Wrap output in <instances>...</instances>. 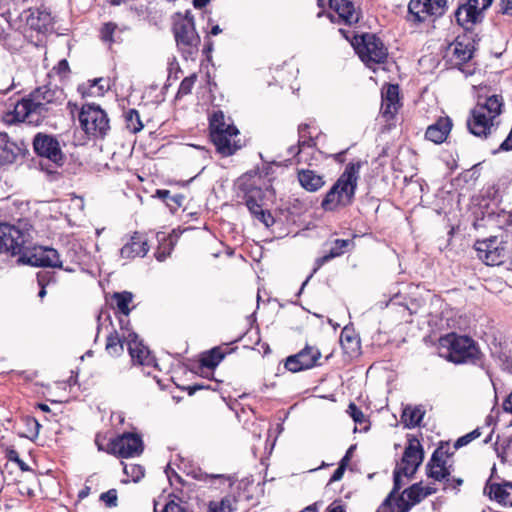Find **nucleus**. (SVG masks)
I'll list each match as a JSON object with an SVG mask.
<instances>
[{"instance_id":"obj_1","label":"nucleus","mask_w":512,"mask_h":512,"mask_svg":"<svg viewBox=\"0 0 512 512\" xmlns=\"http://www.w3.org/2000/svg\"><path fill=\"white\" fill-rule=\"evenodd\" d=\"M56 93L46 86L35 89L16 103L15 118L30 125H41L44 120L56 115L59 106Z\"/></svg>"},{"instance_id":"obj_2","label":"nucleus","mask_w":512,"mask_h":512,"mask_svg":"<svg viewBox=\"0 0 512 512\" xmlns=\"http://www.w3.org/2000/svg\"><path fill=\"white\" fill-rule=\"evenodd\" d=\"M361 163H348L339 176L337 181L332 185L325 194L321 208L324 211H336L341 208L350 206L354 199L359 180Z\"/></svg>"},{"instance_id":"obj_3","label":"nucleus","mask_w":512,"mask_h":512,"mask_svg":"<svg viewBox=\"0 0 512 512\" xmlns=\"http://www.w3.org/2000/svg\"><path fill=\"white\" fill-rule=\"evenodd\" d=\"M477 257L486 265H506L511 270L512 233L501 232L474 244Z\"/></svg>"},{"instance_id":"obj_4","label":"nucleus","mask_w":512,"mask_h":512,"mask_svg":"<svg viewBox=\"0 0 512 512\" xmlns=\"http://www.w3.org/2000/svg\"><path fill=\"white\" fill-rule=\"evenodd\" d=\"M503 100L501 96L491 95L484 101L478 99L476 106L471 111V118L467 121V127L471 134L486 138L492 130L493 121L501 114Z\"/></svg>"},{"instance_id":"obj_5","label":"nucleus","mask_w":512,"mask_h":512,"mask_svg":"<svg viewBox=\"0 0 512 512\" xmlns=\"http://www.w3.org/2000/svg\"><path fill=\"white\" fill-rule=\"evenodd\" d=\"M32 227L25 222L16 225L0 223V254L20 256L31 247Z\"/></svg>"},{"instance_id":"obj_6","label":"nucleus","mask_w":512,"mask_h":512,"mask_svg":"<svg viewBox=\"0 0 512 512\" xmlns=\"http://www.w3.org/2000/svg\"><path fill=\"white\" fill-rule=\"evenodd\" d=\"M78 118L81 128L89 136L104 138L110 130L108 115L100 105L94 103L83 104Z\"/></svg>"},{"instance_id":"obj_7","label":"nucleus","mask_w":512,"mask_h":512,"mask_svg":"<svg viewBox=\"0 0 512 512\" xmlns=\"http://www.w3.org/2000/svg\"><path fill=\"white\" fill-rule=\"evenodd\" d=\"M446 341L449 343L447 359L455 364H478L481 360V352L475 341L468 336L450 335Z\"/></svg>"},{"instance_id":"obj_8","label":"nucleus","mask_w":512,"mask_h":512,"mask_svg":"<svg viewBox=\"0 0 512 512\" xmlns=\"http://www.w3.org/2000/svg\"><path fill=\"white\" fill-rule=\"evenodd\" d=\"M448 9L447 0H410L407 20L414 24L426 22L430 18H439Z\"/></svg>"},{"instance_id":"obj_9","label":"nucleus","mask_w":512,"mask_h":512,"mask_svg":"<svg viewBox=\"0 0 512 512\" xmlns=\"http://www.w3.org/2000/svg\"><path fill=\"white\" fill-rule=\"evenodd\" d=\"M174 36L178 48L187 59L198 51L200 37L195 29L193 17L186 16L174 26Z\"/></svg>"},{"instance_id":"obj_10","label":"nucleus","mask_w":512,"mask_h":512,"mask_svg":"<svg viewBox=\"0 0 512 512\" xmlns=\"http://www.w3.org/2000/svg\"><path fill=\"white\" fill-rule=\"evenodd\" d=\"M17 261L20 264H26L35 267H62L60 255L57 250L51 247L33 246L32 240L31 247L20 254Z\"/></svg>"},{"instance_id":"obj_11","label":"nucleus","mask_w":512,"mask_h":512,"mask_svg":"<svg viewBox=\"0 0 512 512\" xmlns=\"http://www.w3.org/2000/svg\"><path fill=\"white\" fill-rule=\"evenodd\" d=\"M356 52L360 59L367 65L384 63L388 53L380 38L373 34L361 36V43L356 46Z\"/></svg>"},{"instance_id":"obj_12","label":"nucleus","mask_w":512,"mask_h":512,"mask_svg":"<svg viewBox=\"0 0 512 512\" xmlns=\"http://www.w3.org/2000/svg\"><path fill=\"white\" fill-rule=\"evenodd\" d=\"M33 149L38 156L47 158L58 167L64 164L65 155L57 137L54 135L37 133L33 139Z\"/></svg>"},{"instance_id":"obj_13","label":"nucleus","mask_w":512,"mask_h":512,"mask_svg":"<svg viewBox=\"0 0 512 512\" xmlns=\"http://www.w3.org/2000/svg\"><path fill=\"white\" fill-rule=\"evenodd\" d=\"M107 451L121 458L138 456L143 451L141 437L133 433H124L108 443Z\"/></svg>"},{"instance_id":"obj_14","label":"nucleus","mask_w":512,"mask_h":512,"mask_svg":"<svg viewBox=\"0 0 512 512\" xmlns=\"http://www.w3.org/2000/svg\"><path fill=\"white\" fill-rule=\"evenodd\" d=\"M264 192L259 187H251L245 191L244 202L249 212L266 227L274 224L268 210L263 209Z\"/></svg>"},{"instance_id":"obj_15","label":"nucleus","mask_w":512,"mask_h":512,"mask_svg":"<svg viewBox=\"0 0 512 512\" xmlns=\"http://www.w3.org/2000/svg\"><path fill=\"white\" fill-rule=\"evenodd\" d=\"M493 0H467V3L458 7L455 12L457 23L469 29V25H474L478 22L480 13L490 7Z\"/></svg>"},{"instance_id":"obj_16","label":"nucleus","mask_w":512,"mask_h":512,"mask_svg":"<svg viewBox=\"0 0 512 512\" xmlns=\"http://www.w3.org/2000/svg\"><path fill=\"white\" fill-rule=\"evenodd\" d=\"M321 357V352L314 346H306L295 355H291L286 359L285 367L291 372H299L310 369L317 365V361Z\"/></svg>"},{"instance_id":"obj_17","label":"nucleus","mask_w":512,"mask_h":512,"mask_svg":"<svg viewBox=\"0 0 512 512\" xmlns=\"http://www.w3.org/2000/svg\"><path fill=\"white\" fill-rule=\"evenodd\" d=\"M424 452L418 440H410L406 446L401 463L396 467L403 469L404 477L412 478L422 463Z\"/></svg>"},{"instance_id":"obj_18","label":"nucleus","mask_w":512,"mask_h":512,"mask_svg":"<svg viewBox=\"0 0 512 512\" xmlns=\"http://www.w3.org/2000/svg\"><path fill=\"white\" fill-rule=\"evenodd\" d=\"M448 458V451L444 450L443 447L437 448L426 465L428 477L436 481H443L444 478L450 476L451 466L447 465Z\"/></svg>"},{"instance_id":"obj_19","label":"nucleus","mask_w":512,"mask_h":512,"mask_svg":"<svg viewBox=\"0 0 512 512\" xmlns=\"http://www.w3.org/2000/svg\"><path fill=\"white\" fill-rule=\"evenodd\" d=\"M431 494L432 491H424V487H422L420 483L413 484L395 499L397 512H409L412 506L418 504Z\"/></svg>"},{"instance_id":"obj_20","label":"nucleus","mask_w":512,"mask_h":512,"mask_svg":"<svg viewBox=\"0 0 512 512\" xmlns=\"http://www.w3.org/2000/svg\"><path fill=\"white\" fill-rule=\"evenodd\" d=\"M19 18L21 21H25L31 29L39 32L47 31L52 24L51 14L45 9L24 10Z\"/></svg>"},{"instance_id":"obj_21","label":"nucleus","mask_w":512,"mask_h":512,"mask_svg":"<svg viewBox=\"0 0 512 512\" xmlns=\"http://www.w3.org/2000/svg\"><path fill=\"white\" fill-rule=\"evenodd\" d=\"M127 346L133 362L140 365H151L153 363V358L150 357L148 348L143 345L136 333L130 332L128 334Z\"/></svg>"},{"instance_id":"obj_22","label":"nucleus","mask_w":512,"mask_h":512,"mask_svg":"<svg viewBox=\"0 0 512 512\" xmlns=\"http://www.w3.org/2000/svg\"><path fill=\"white\" fill-rule=\"evenodd\" d=\"M149 250L146 239L143 235L135 232L127 243L120 249V256L124 259L144 257Z\"/></svg>"},{"instance_id":"obj_23","label":"nucleus","mask_w":512,"mask_h":512,"mask_svg":"<svg viewBox=\"0 0 512 512\" xmlns=\"http://www.w3.org/2000/svg\"><path fill=\"white\" fill-rule=\"evenodd\" d=\"M484 493L487 494L490 499L497 501L499 504L504 506H512V483L504 482L500 483H491L490 480L487 481Z\"/></svg>"},{"instance_id":"obj_24","label":"nucleus","mask_w":512,"mask_h":512,"mask_svg":"<svg viewBox=\"0 0 512 512\" xmlns=\"http://www.w3.org/2000/svg\"><path fill=\"white\" fill-rule=\"evenodd\" d=\"M452 128V121L449 117H441L435 123L428 126L425 137L435 144L443 143Z\"/></svg>"},{"instance_id":"obj_25","label":"nucleus","mask_w":512,"mask_h":512,"mask_svg":"<svg viewBox=\"0 0 512 512\" xmlns=\"http://www.w3.org/2000/svg\"><path fill=\"white\" fill-rule=\"evenodd\" d=\"M239 135V131L236 127H228L226 131L222 133V143L228 147L229 153L226 148H222L221 144L216 141L215 137H211L213 144L215 145L217 151L223 156H231L238 149H240L241 144L239 143V139H237Z\"/></svg>"},{"instance_id":"obj_26","label":"nucleus","mask_w":512,"mask_h":512,"mask_svg":"<svg viewBox=\"0 0 512 512\" xmlns=\"http://www.w3.org/2000/svg\"><path fill=\"white\" fill-rule=\"evenodd\" d=\"M21 154V148L8 139L7 134L0 135V166L13 164Z\"/></svg>"},{"instance_id":"obj_27","label":"nucleus","mask_w":512,"mask_h":512,"mask_svg":"<svg viewBox=\"0 0 512 512\" xmlns=\"http://www.w3.org/2000/svg\"><path fill=\"white\" fill-rule=\"evenodd\" d=\"M297 177L301 187L309 192H316L325 185L324 177L310 169L298 170Z\"/></svg>"},{"instance_id":"obj_28","label":"nucleus","mask_w":512,"mask_h":512,"mask_svg":"<svg viewBox=\"0 0 512 512\" xmlns=\"http://www.w3.org/2000/svg\"><path fill=\"white\" fill-rule=\"evenodd\" d=\"M333 8L345 23L351 25L359 20V13L356 11L353 2L350 0H329Z\"/></svg>"},{"instance_id":"obj_29","label":"nucleus","mask_w":512,"mask_h":512,"mask_svg":"<svg viewBox=\"0 0 512 512\" xmlns=\"http://www.w3.org/2000/svg\"><path fill=\"white\" fill-rule=\"evenodd\" d=\"M228 127H235L233 124H227L225 122V115L221 110L215 111L209 120L210 137H215L216 141L221 144L222 148L228 149L226 145L222 143V133L226 131ZM229 153L230 151L227 150Z\"/></svg>"},{"instance_id":"obj_30","label":"nucleus","mask_w":512,"mask_h":512,"mask_svg":"<svg viewBox=\"0 0 512 512\" xmlns=\"http://www.w3.org/2000/svg\"><path fill=\"white\" fill-rule=\"evenodd\" d=\"M109 89V81L102 77L88 80L78 87V91L83 97L103 96Z\"/></svg>"},{"instance_id":"obj_31","label":"nucleus","mask_w":512,"mask_h":512,"mask_svg":"<svg viewBox=\"0 0 512 512\" xmlns=\"http://www.w3.org/2000/svg\"><path fill=\"white\" fill-rule=\"evenodd\" d=\"M351 244H352L351 240H348V239H336L333 242V245L330 248V250L328 251V253L317 259V261H316L317 266L314 269V272H316L317 269H319L323 264L327 263L331 259L339 257L342 254H344L345 251L348 249V247Z\"/></svg>"},{"instance_id":"obj_32","label":"nucleus","mask_w":512,"mask_h":512,"mask_svg":"<svg viewBox=\"0 0 512 512\" xmlns=\"http://www.w3.org/2000/svg\"><path fill=\"white\" fill-rule=\"evenodd\" d=\"M399 103V87L398 85H388L383 96L382 110L383 115H393L398 109Z\"/></svg>"},{"instance_id":"obj_33","label":"nucleus","mask_w":512,"mask_h":512,"mask_svg":"<svg viewBox=\"0 0 512 512\" xmlns=\"http://www.w3.org/2000/svg\"><path fill=\"white\" fill-rule=\"evenodd\" d=\"M18 29L19 25H16L12 30L0 37L3 46L10 52L19 51L24 44V37Z\"/></svg>"},{"instance_id":"obj_34","label":"nucleus","mask_w":512,"mask_h":512,"mask_svg":"<svg viewBox=\"0 0 512 512\" xmlns=\"http://www.w3.org/2000/svg\"><path fill=\"white\" fill-rule=\"evenodd\" d=\"M340 344L344 352L350 356L357 353L360 348V340L347 328H344L341 332Z\"/></svg>"},{"instance_id":"obj_35","label":"nucleus","mask_w":512,"mask_h":512,"mask_svg":"<svg viewBox=\"0 0 512 512\" xmlns=\"http://www.w3.org/2000/svg\"><path fill=\"white\" fill-rule=\"evenodd\" d=\"M424 410L421 407H410L404 408L402 413V422L408 428H414L420 424L424 417Z\"/></svg>"},{"instance_id":"obj_36","label":"nucleus","mask_w":512,"mask_h":512,"mask_svg":"<svg viewBox=\"0 0 512 512\" xmlns=\"http://www.w3.org/2000/svg\"><path fill=\"white\" fill-rule=\"evenodd\" d=\"M105 350L110 356L113 357L120 356L123 353L124 342L116 330L107 336Z\"/></svg>"},{"instance_id":"obj_37","label":"nucleus","mask_w":512,"mask_h":512,"mask_svg":"<svg viewBox=\"0 0 512 512\" xmlns=\"http://www.w3.org/2000/svg\"><path fill=\"white\" fill-rule=\"evenodd\" d=\"M453 45V55L461 62L469 61L474 52V46L471 43H464L457 38Z\"/></svg>"},{"instance_id":"obj_38","label":"nucleus","mask_w":512,"mask_h":512,"mask_svg":"<svg viewBox=\"0 0 512 512\" xmlns=\"http://www.w3.org/2000/svg\"><path fill=\"white\" fill-rule=\"evenodd\" d=\"M225 354L219 347L212 348L211 350L202 354L201 365L203 367L213 369L223 360Z\"/></svg>"},{"instance_id":"obj_39","label":"nucleus","mask_w":512,"mask_h":512,"mask_svg":"<svg viewBox=\"0 0 512 512\" xmlns=\"http://www.w3.org/2000/svg\"><path fill=\"white\" fill-rule=\"evenodd\" d=\"M126 128L132 133L140 132L144 125L141 121L139 112L136 109H129L124 112Z\"/></svg>"},{"instance_id":"obj_40","label":"nucleus","mask_w":512,"mask_h":512,"mask_svg":"<svg viewBox=\"0 0 512 512\" xmlns=\"http://www.w3.org/2000/svg\"><path fill=\"white\" fill-rule=\"evenodd\" d=\"M113 299L116 301L117 309L125 316H128L130 313L129 304L133 300V294L128 291L123 292H115L113 294Z\"/></svg>"},{"instance_id":"obj_41","label":"nucleus","mask_w":512,"mask_h":512,"mask_svg":"<svg viewBox=\"0 0 512 512\" xmlns=\"http://www.w3.org/2000/svg\"><path fill=\"white\" fill-rule=\"evenodd\" d=\"M235 500L226 496L220 501H211L208 506V512H233Z\"/></svg>"},{"instance_id":"obj_42","label":"nucleus","mask_w":512,"mask_h":512,"mask_svg":"<svg viewBox=\"0 0 512 512\" xmlns=\"http://www.w3.org/2000/svg\"><path fill=\"white\" fill-rule=\"evenodd\" d=\"M15 87L14 77L10 71L0 70V95H6Z\"/></svg>"},{"instance_id":"obj_43","label":"nucleus","mask_w":512,"mask_h":512,"mask_svg":"<svg viewBox=\"0 0 512 512\" xmlns=\"http://www.w3.org/2000/svg\"><path fill=\"white\" fill-rule=\"evenodd\" d=\"M495 450L497 456L504 461L512 454V443H510L506 437L500 438L498 436L497 441L495 442Z\"/></svg>"},{"instance_id":"obj_44","label":"nucleus","mask_w":512,"mask_h":512,"mask_svg":"<svg viewBox=\"0 0 512 512\" xmlns=\"http://www.w3.org/2000/svg\"><path fill=\"white\" fill-rule=\"evenodd\" d=\"M196 80H197L196 74H192L188 77H185L180 83V86H179V89L177 92V97H183V96L190 94L195 85Z\"/></svg>"},{"instance_id":"obj_45","label":"nucleus","mask_w":512,"mask_h":512,"mask_svg":"<svg viewBox=\"0 0 512 512\" xmlns=\"http://www.w3.org/2000/svg\"><path fill=\"white\" fill-rule=\"evenodd\" d=\"M124 473L131 477L133 482H138L144 477V468L137 464L124 465Z\"/></svg>"},{"instance_id":"obj_46","label":"nucleus","mask_w":512,"mask_h":512,"mask_svg":"<svg viewBox=\"0 0 512 512\" xmlns=\"http://www.w3.org/2000/svg\"><path fill=\"white\" fill-rule=\"evenodd\" d=\"M480 435H481L480 428H476L473 431L459 437L454 444V448L459 449L461 447H464L467 444H469L470 442H472L473 440L480 437Z\"/></svg>"},{"instance_id":"obj_47","label":"nucleus","mask_w":512,"mask_h":512,"mask_svg":"<svg viewBox=\"0 0 512 512\" xmlns=\"http://www.w3.org/2000/svg\"><path fill=\"white\" fill-rule=\"evenodd\" d=\"M17 25L16 21L11 20V12L0 14V37Z\"/></svg>"},{"instance_id":"obj_48","label":"nucleus","mask_w":512,"mask_h":512,"mask_svg":"<svg viewBox=\"0 0 512 512\" xmlns=\"http://www.w3.org/2000/svg\"><path fill=\"white\" fill-rule=\"evenodd\" d=\"M403 476H404L403 469H401L400 467H395L394 472H393V489L388 495V496H391L392 499H396L395 495L398 493V491L403 486V482H402Z\"/></svg>"},{"instance_id":"obj_49","label":"nucleus","mask_w":512,"mask_h":512,"mask_svg":"<svg viewBox=\"0 0 512 512\" xmlns=\"http://www.w3.org/2000/svg\"><path fill=\"white\" fill-rule=\"evenodd\" d=\"M498 360L500 362L501 368L512 374V352L511 351H501Z\"/></svg>"},{"instance_id":"obj_50","label":"nucleus","mask_w":512,"mask_h":512,"mask_svg":"<svg viewBox=\"0 0 512 512\" xmlns=\"http://www.w3.org/2000/svg\"><path fill=\"white\" fill-rule=\"evenodd\" d=\"M100 499L106 504L107 507L117 506V491L110 489L107 492L101 494Z\"/></svg>"},{"instance_id":"obj_51","label":"nucleus","mask_w":512,"mask_h":512,"mask_svg":"<svg viewBox=\"0 0 512 512\" xmlns=\"http://www.w3.org/2000/svg\"><path fill=\"white\" fill-rule=\"evenodd\" d=\"M117 26L114 23H106L101 29V38L105 42H113V33Z\"/></svg>"},{"instance_id":"obj_52","label":"nucleus","mask_w":512,"mask_h":512,"mask_svg":"<svg viewBox=\"0 0 512 512\" xmlns=\"http://www.w3.org/2000/svg\"><path fill=\"white\" fill-rule=\"evenodd\" d=\"M347 412L356 423H363L365 421V415L354 403H350Z\"/></svg>"},{"instance_id":"obj_53","label":"nucleus","mask_w":512,"mask_h":512,"mask_svg":"<svg viewBox=\"0 0 512 512\" xmlns=\"http://www.w3.org/2000/svg\"><path fill=\"white\" fill-rule=\"evenodd\" d=\"M444 489L458 491L460 486L463 484V479L448 476L444 478Z\"/></svg>"},{"instance_id":"obj_54","label":"nucleus","mask_w":512,"mask_h":512,"mask_svg":"<svg viewBox=\"0 0 512 512\" xmlns=\"http://www.w3.org/2000/svg\"><path fill=\"white\" fill-rule=\"evenodd\" d=\"M397 511V506L395 505V499H392L391 496H387L382 505L378 508L377 512H392Z\"/></svg>"},{"instance_id":"obj_55","label":"nucleus","mask_w":512,"mask_h":512,"mask_svg":"<svg viewBox=\"0 0 512 512\" xmlns=\"http://www.w3.org/2000/svg\"><path fill=\"white\" fill-rule=\"evenodd\" d=\"M345 463L344 461H341L338 468L334 471L330 478V482H337L342 479L344 472H345Z\"/></svg>"},{"instance_id":"obj_56","label":"nucleus","mask_w":512,"mask_h":512,"mask_svg":"<svg viewBox=\"0 0 512 512\" xmlns=\"http://www.w3.org/2000/svg\"><path fill=\"white\" fill-rule=\"evenodd\" d=\"M163 512H187V511L180 504H178L174 501H170L165 505Z\"/></svg>"},{"instance_id":"obj_57","label":"nucleus","mask_w":512,"mask_h":512,"mask_svg":"<svg viewBox=\"0 0 512 512\" xmlns=\"http://www.w3.org/2000/svg\"><path fill=\"white\" fill-rule=\"evenodd\" d=\"M54 69L56 70L57 74H59L61 76L67 75V73L70 70L69 64H68L67 60H65V59L60 60Z\"/></svg>"},{"instance_id":"obj_58","label":"nucleus","mask_w":512,"mask_h":512,"mask_svg":"<svg viewBox=\"0 0 512 512\" xmlns=\"http://www.w3.org/2000/svg\"><path fill=\"white\" fill-rule=\"evenodd\" d=\"M500 11L505 15L512 16V0H501Z\"/></svg>"},{"instance_id":"obj_59","label":"nucleus","mask_w":512,"mask_h":512,"mask_svg":"<svg viewBox=\"0 0 512 512\" xmlns=\"http://www.w3.org/2000/svg\"><path fill=\"white\" fill-rule=\"evenodd\" d=\"M6 456L9 461L16 462L17 464H24V461L20 459L18 452L14 449L8 450Z\"/></svg>"},{"instance_id":"obj_60","label":"nucleus","mask_w":512,"mask_h":512,"mask_svg":"<svg viewBox=\"0 0 512 512\" xmlns=\"http://www.w3.org/2000/svg\"><path fill=\"white\" fill-rule=\"evenodd\" d=\"M157 196L164 201L173 200L177 202L176 197L172 196L169 190H157L156 192Z\"/></svg>"},{"instance_id":"obj_61","label":"nucleus","mask_w":512,"mask_h":512,"mask_svg":"<svg viewBox=\"0 0 512 512\" xmlns=\"http://www.w3.org/2000/svg\"><path fill=\"white\" fill-rule=\"evenodd\" d=\"M313 145H314V142H313L312 138L304 139V138L299 137L298 146L301 148V150L305 147H312Z\"/></svg>"},{"instance_id":"obj_62","label":"nucleus","mask_w":512,"mask_h":512,"mask_svg":"<svg viewBox=\"0 0 512 512\" xmlns=\"http://www.w3.org/2000/svg\"><path fill=\"white\" fill-rule=\"evenodd\" d=\"M288 152L290 154H293L294 156H297L298 159H297V163H301L302 162V157L300 156L302 150L301 148L298 146H291L289 149H288Z\"/></svg>"},{"instance_id":"obj_63","label":"nucleus","mask_w":512,"mask_h":512,"mask_svg":"<svg viewBox=\"0 0 512 512\" xmlns=\"http://www.w3.org/2000/svg\"><path fill=\"white\" fill-rule=\"evenodd\" d=\"M209 2L210 0H193V6L196 9H201L204 8Z\"/></svg>"},{"instance_id":"obj_64","label":"nucleus","mask_w":512,"mask_h":512,"mask_svg":"<svg viewBox=\"0 0 512 512\" xmlns=\"http://www.w3.org/2000/svg\"><path fill=\"white\" fill-rule=\"evenodd\" d=\"M326 512H346L344 507L341 505H330Z\"/></svg>"}]
</instances>
